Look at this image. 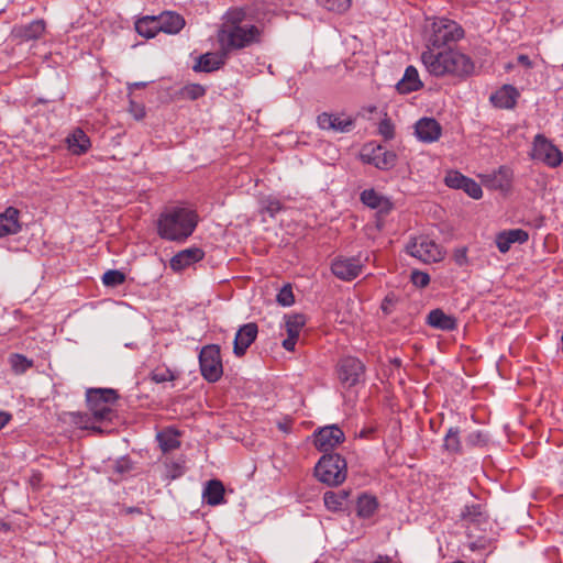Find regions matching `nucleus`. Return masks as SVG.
Here are the masks:
<instances>
[{
    "instance_id": "nucleus-1",
    "label": "nucleus",
    "mask_w": 563,
    "mask_h": 563,
    "mask_svg": "<svg viewBox=\"0 0 563 563\" xmlns=\"http://www.w3.org/2000/svg\"><path fill=\"white\" fill-rule=\"evenodd\" d=\"M246 18L245 8H230L223 14L217 32V41L223 56L262 42L263 31L255 24L246 23Z\"/></svg>"
},
{
    "instance_id": "nucleus-2",
    "label": "nucleus",
    "mask_w": 563,
    "mask_h": 563,
    "mask_svg": "<svg viewBox=\"0 0 563 563\" xmlns=\"http://www.w3.org/2000/svg\"><path fill=\"white\" fill-rule=\"evenodd\" d=\"M421 62L434 77H465L474 71L471 57L457 48H428L421 53Z\"/></svg>"
},
{
    "instance_id": "nucleus-3",
    "label": "nucleus",
    "mask_w": 563,
    "mask_h": 563,
    "mask_svg": "<svg viewBox=\"0 0 563 563\" xmlns=\"http://www.w3.org/2000/svg\"><path fill=\"white\" fill-rule=\"evenodd\" d=\"M198 223L199 216L194 208L172 206L161 212L157 233L163 240L181 243L192 235Z\"/></svg>"
},
{
    "instance_id": "nucleus-4",
    "label": "nucleus",
    "mask_w": 563,
    "mask_h": 563,
    "mask_svg": "<svg viewBox=\"0 0 563 563\" xmlns=\"http://www.w3.org/2000/svg\"><path fill=\"white\" fill-rule=\"evenodd\" d=\"M464 37L463 27L453 20L446 18H427L422 29L424 49L442 48L451 43H456Z\"/></svg>"
},
{
    "instance_id": "nucleus-5",
    "label": "nucleus",
    "mask_w": 563,
    "mask_h": 563,
    "mask_svg": "<svg viewBox=\"0 0 563 563\" xmlns=\"http://www.w3.org/2000/svg\"><path fill=\"white\" fill-rule=\"evenodd\" d=\"M119 399L117 390L112 388H89L86 391V401L92 418L85 417L82 428L95 432H102V429L95 422L110 421L113 416L112 406Z\"/></svg>"
},
{
    "instance_id": "nucleus-6",
    "label": "nucleus",
    "mask_w": 563,
    "mask_h": 563,
    "mask_svg": "<svg viewBox=\"0 0 563 563\" xmlns=\"http://www.w3.org/2000/svg\"><path fill=\"white\" fill-rule=\"evenodd\" d=\"M317 478L328 486H338L346 478V461L340 454H323L314 467Z\"/></svg>"
},
{
    "instance_id": "nucleus-7",
    "label": "nucleus",
    "mask_w": 563,
    "mask_h": 563,
    "mask_svg": "<svg viewBox=\"0 0 563 563\" xmlns=\"http://www.w3.org/2000/svg\"><path fill=\"white\" fill-rule=\"evenodd\" d=\"M199 368L201 376L208 383H217L223 375L221 350L218 344H208L199 352Z\"/></svg>"
},
{
    "instance_id": "nucleus-8",
    "label": "nucleus",
    "mask_w": 563,
    "mask_h": 563,
    "mask_svg": "<svg viewBox=\"0 0 563 563\" xmlns=\"http://www.w3.org/2000/svg\"><path fill=\"white\" fill-rule=\"evenodd\" d=\"M406 252L423 263H435L443 258L440 245L426 235L413 236L405 246Z\"/></svg>"
},
{
    "instance_id": "nucleus-9",
    "label": "nucleus",
    "mask_w": 563,
    "mask_h": 563,
    "mask_svg": "<svg viewBox=\"0 0 563 563\" xmlns=\"http://www.w3.org/2000/svg\"><path fill=\"white\" fill-rule=\"evenodd\" d=\"M531 157L549 167H558L563 161L561 151L541 134L534 137Z\"/></svg>"
},
{
    "instance_id": "nucleus-10",
    "label": "nucleus",
    "mask_w": 563,
    "mask_h": 563,
    "mask_svg": "<svg viewBox=\"0 0 563 563\" xmlns=\"http://www.w3.org/2000/svg\"><path fill=\"white\" fill-rule=\"evenodd\" d=\"M344 432L335 424L318 429L313 433V443L318 451L330 454L335 446L344 441Z\"/></svg>"
},
{
    "instance_id": "nucleus-11",
    "label": "nucleus",
    "mask_w": 563,
    "mask_h": 563,
    "mask_svg": "<svg viewBox=\"0 0 563 563\" xmlns=\"http://www.w3.org/2000/svg\"><path fill=\"white\" fill-rule=\"evenodd\" d=\"M338 374L342 384L352 387L363 377L364 365L358 358L347 356L339 362Z\"/></svg>"
},
{
    "instance_id": "nucleus-12",
    "label": "nucleus",
    "mask_w": 563,
    "mask_h": 563,
    "mask_svg": "<svg viewBox=\"0 0 563 563\" xmlns=\"http://www.w3.org/2000/svg\"><path fill=\"white\" fill-rule=\"evenodd\" d=\"M362 267L358 257H336L332 261L331 272L339 279L350 282L362 273Z\"/></svg>"
},
{
    "instance_id": "nucleus-13",
    "label": "nucleus",
    "mask_w": 563,
    "mask_h": 563,
    "mask_svg": "<svg viewBox=\"0 0 563 563\" xmlns=\"http://www.w3.org/2000/svg\"><path fill=\"white\" fill-rule=\"evenodd\" d=\"M317 122L320 129L332 130L338 133H346L354 128V120L344 114L323 112L318 115Z\"/></svg>"
},
{
    "instance_id": "nucleus-14",
    "label": "nucleus",
    "mask_w": 563,
    "mask_h": 563,
    "mask_svg": "<svg viewBox=\"0 0 563 563\" xmlns=\"http://www.w3.org/2000/svg\"><path fill=\"white\" fill-rule=\"evenodd\" d=\"M360 158L365 164L385 169L387 165V150L376 142H368L362 146Z\"/></svg>"
},
{
    "instance_id": "nucleus-15",
    "label": "nucleus",
    "mask_w": 563,
    "mask_h": 563,
    "mask_svg": "<svg viewBox=\"0 0 563 563\" xmlns=\"http://www.w3.org/2000/svg\"><path fill=\"white\" fill-rule=\"evenodd\" d=\"M258 328L254 322L242 325L234 338L233 353L235 356L241 357L246 353V350L255 341L257 336Z\"/></svg>"
},
{
    "instance_id": "nucleus-16",
    "label": "nucleus",
    "mask_w": 563,
    "mask_h": 563,
    "mask_svg": "<svg viewBox=\"0 0 563 563\" xmlns=\"http://www.w3.org/2000/svg\"><path fill=\"white\" fill-rule=\"evenodd\" d=\"M415 134L420 142L433 143L440 139L442 128L433 118H421L415 124Z\"/></svg>"
},
{
    "instance_id": "nucleus-17",
    "label": "nucleus",
    "mask_w": 563,
    "mask_h": 563,
    "mask_svg": "<svg viewBox=\"0 0 563 563\" xmlns=\"http://www.w3.org/2000/svg\"><path fill=\"white\" fill-rule=\"evenodd\" d=\"M205 257L202 249L192 246L176 253L169 261V266L174 272H180L190 265L200 262Z\"/></svg>"
},
{
    "instance_id": "nucleus-18",
    "label": "nucleus",
    "mask_w": 563,
    "mask_h": 563,
    "mask_svg": "<svg viewBox=\"0 0 563 563\" xmlns=\"http://www.w3.org/2000/svg\"><path fill=\"white\" fill-rule=\"evenodd\" d=\"M46 24L42 19L34 20L27 24L14 26L12 34L21 41L38 40L45 32Z\"/></svg>"
},
{
    "instance_id": "nucleus-19",
    "label": "nucleus",
    "mask_w": 563,
    "mask_h": 563,
    "mask_svg": "<svg viewBox=\"0 0 563 563\" xmlns=\"http://www.w3.org/2000/svg\"><path fill=\"white\" fill-rule=\"evenodd\" d=\"M20 211L14 207H9L0 214V238L16 234L21 231L19 221Z\"/></svg>"
},
{
    "instance_id": "nucleus-20",
    "label": "nucleus",
    "mask_w": 563,
    "mask_h": 563,
    "mask_svg": "<svg viewBox=\"0 0 563 563\" xmlns=\"http://www.w3.org/2000/svg\"><path fill=\"white\" fill-rule=\"evenodd\" d=\"M528 239L529 234L527 231L522 229H512L497 234L496 244L501 253H506L514 243L522 244L528 241Z\"/></svg>"
},
{
    "instance_id": "nucleus-21",
    "label": "nucleus",
    "mask_w": 563,
    "mask_h": 563,
    "mask_svg": "<svg viewBox=\"0 0 563 563\" xmlns=\"http://www.w3.org/2000/svg\"><path fill=\"white\" fill-rule=\"evenodd\" d=\"M157 22L159 32L167 34H177L185 26V19L180 14L172 11H166L157 15Z\"/></svg>"
},
{
    "instance_id": "nucleus-22",
    "label": "nucleus",
    "mask_w": 563,
    "mask_h": 563,
    "mask_svg": "<svg viewBox=\"0 0 563 563\" xmlns=\"http://www.w3.org/2000/svg\"><path fill=\"white\" fill-rule=\"evenodd\" d=\"M518 96L519 93L515 87L505 85L490 96V101L497 108L511 109L515 107Z\"/></svg>"
},
{
    "instance_id": "nucleus-23",
    "label": "nucleus",
    "mask_w": 563,
    "mask_h": 563,
    "mask_svg": "<svg viewBox=\"0 0 563 563\" xmlns=\"http://www.w3.org/2000/svg\"><path fill=\"white\" fill-rule=\"evenodd\" d=\"M422 87L419 73L416 67L408 66L405 70L402 78L397 82L396 89L400 93H409Z\"/></svg>"
},
{
    "instance_id": "nucleus-24",
    "label": "nucleus",
    "mask_w": 563,
    "mask_h": 563,
    "mask_svg": "<svg viewBox=\"0 0 563 563\" xmlns=\"http://www.w3.org/2000/svg\"><path fill=\"white\" fill-rule=\"evenodd\" d=\"M203 500L209 506H218L224 501V486L219 479L207 482L202 493Z\"/></svg>"
},
{
    "instance_id": "nucleus-25",
    "label": "nucleus",
    "mask_w": 563,
    "mask_h": 563,
    "mask_svg": "<svg viewBox=\"0 0 563 563\" xmlns=\"http://www.w3.org/2000/svg\"><path fill=\"white\" fill-rule=\"evenodd\" d=\"M68 150L74 155H82L88 152L91 146L90 140L81 129H76L66 139Z\"/></svg>"
},
{
    "instance_id": "nucleus-26",
    "label": "nucleus",
    "mask_w": 563,
    "mask_h": 563,
    "mask_svg": "<svg viewBox=\"0 0 563 563\" xmlns=\"http://www.w3.org/2000/svg\"><path fill=\"white\" fill-rule=\"evenodd\" d=\"M427 321L429 325L445 331L454 330L457 325L454 317L444 313L440 309L430 311Z\"/></svg>"
},
{
    "instance_id": "nucleus-27",
    "label": "nucleus",
    "mask_w": 563,
    "mask_h": 563,
    "mask_svg": "<svg viewBox=\"0 0 563 563\" xmlns=\"http://www.w3.org/2000/svg\"><path fill=\"white\" fill-rule=\"evenodd\" d=\"M223 55L207 53L201 55L196 65L194 66L195 71L211 73L218 70L224 64Z\"/></svg>"
},
{
    "instance_id": "nucleus-28",
    "label": "nucleus",
    "mask_w": 563,
    "mask_h": 563,
    "mask_svg": "<svg viewBox=\"0 0 563 563\" xmlns=\"http://www.w3.org/2000/svg\"><path fill=\"white\" fill-rule=\"evenodd\" d=\"M180 433L174 428H166L156 435L159 448L163 452H169L180 446Z\"/></svg>"
},
{
    "instance_id": "nucleus-29",
    "label": "nucleus",
    "mask_w": 563,
    "mask_h": 563,
    "mask_svg": "<svg viewBox=\"0 0 563 563\" xmlns=\"http://www.w3.org/2000/svg\"><path fill=\"white\" fill-rule=\"evenodd\" d=\"M157 23V16H143L135 22V31L145 38H152L159 32Z\"/></svg>"
},
{
    "instance_id": "nucleus-30",
    "label": "nucleus",
    "mask_w": 563,
    "mask_h": 563,
    "mask_svg": "<svg viewBox=\"0 0 563 563\" xmlns=\"http://www.w3.org/2000/svg\"><path fill=\"white\" fill-rule=\"evenodd\" d=\"M378 508L376 497L363 494L357 499V516L363 519L371 518Z\"/></svg>"
},
{
    "instance_id": "nucleus-31",
    "label": "nucleus",
    "mask_w": 563,
    "mask_h": 563,
    "mask_svg": "<svg viewBox=\"0 0 563 563\" xmlns=\"http://www.w3.org/2000/svg\"><path fill=\"white\" fill-rule=\"evenodd\" d=\"M349 497V492H327L323 496V503L328 510L338 511L341 509L343 501Z\"/></svg>"
},
{
    "instance_id": "nucleus-32",
    "label": "nucleus",
    "mask_w": 563,
    "mask_h": 563,
    "mask_svg": "<svg viewBox=\"0 0 563 563\" xmlns=\"http://www.w3.org/2000/svg\"><path fill=\"white\" fill-rule=\"evenodd\" d=\"M307 322V318L301 313H294L286 317V331L287 334H292L299 336L301 329L305 327Z\"/></svg>"
},
{
    "instance_id": "nucleus-33",
    "label": "nucleus",
    "mask_w": 563,
    "mask_h": 563,
    "mask_svg": "<svg viewBox=\"0 0 563 563\" xmlns=\"http://www.w3.org/2000/svg\"><path fill=\"white\" fill-rule=\"evenodd\" d=\"M12 371L20 375L33 366V361L22 354H12L9 358Z\"/></svg>"
},
{
    "instance_id": "nucleus-34",
    "label": "nucleus",
    "mask_w": 563,
    "mask_h": 563,
    "mask_svg": "<svg viewBox=\"0 0 563 563\" xmlns=\"http://www.w3.org/2000/svg\"><path fill=\"white\" fill-rule=\"evenodd\" d=\"M206 95V88L200 84H188L180 89L184 99L197 100Z\"/></svg>"
},
{
    "instance_id": "nucleus-35",
    "label": "nucleus",
    "mask_w": 563,
    "mask_h": 563,
    "mask_svg": "<svg viewBox=\"0 0 563 563\" xmlns=\"http://www.w3.org/2000/svg\"><path fill=\"white\" fill-rule=\"evenodd\" d=\"M125 274L118 269H109L102 275V283L107 287H118L125 282Z\"/></svg>"
},
{
    "instance_id": "nucleus-36",
    "label": "nucleus",
    "mask_w": 563,
    "mask_h": 563,
    "mask_svg": "<svg viewBox=\"0 0 563 563\" xmlns=\"http://www.w3.org/2000/svg\"><path fill=\"white\" fill-rule=\"evenodd\" d=\"M383 200L384 197L378 195L374 189H365L361 192V201L372 209L379 208Z\"/></svg>"
},
{
    "instance_id": "nucleus-37",
    "label": "nucleus",
    "mask_w": 563,
    "mask_h": 563,
    "mask_svg": "<svg viewBox=\"0 0 563 563\" xmlns=\"http://www.w3.org/2000/svg\"><path fill=\"white\" fill-rule=\"evenodd\" d=\"M282 202L275 197L268 196L261 201V211L268 213L272 218L282 211Z\"/></svg>"
},
{
    "instance_id": "nucleus-38",
    "label": "nucleus",
    "mask_w": 563,
    "mask_h": 563,
    "mask_svg": "<svg viewBox=\"0 0 563 563\" xmlns=\"http://www.w3.org/2000/svg\"><path fill=\"white\" fill-rule=\"evenodd\" d=\"M444 448L446 451L456 453L461 449L459 430L455 428H450L444 438Z\"/></svg>"
},
{
    "instance_id": "nucleus-39",
    "label": "nucleus",
    "mask_w": 563,
    "mask_h": 563,
    "mask_svg": "<svg viewBox=\"0 0 563 563\" xmlns=\"http://www.w3.org/2000/svg\"><path fill=\"white\" fill-rule=\"evenodd\" d=\"M328 11L342 13L350 8V0H317Z\"/></svg>"
},
{
    "instance_id": "nucleus-40",
    "label": "nucleus",
    "mask_w": 563,
    "mask_h": 563,
    "mask_svg": "<svg viewBox=\"0 0 563 563\" xmlns=\"http://www.w3.org/2000/svg\"><path fill=\"white\" fill-rule=\"evenodd\" d=\"M276 301L283 307H289L295 302V297L290 285H285L280 288L276 296Z\"/></svg>"
},
{
    "instance_id": "nucleus-41",
    "label": "nucleus",
    "mask_w": 563,
    "mask_h": 563,
    "mask_svg": "<svg viewBox=\"0 0 563 563\" xmlns=\"http://www.w3.org/2000/svg\"><path fill=\"white\" fill-rule=\"evenodd\" d=\"M150 377L157 384L172 382L175 379V375L169 368H155L152 371Z\"/></svg>"
},
{
    "instance_id": "nucleus-42",
    "label": "nucleus",
    "mask_w": 563,
    "mask_h": 563,
    "mask_svg": "<svg viewBox=\"0 0 563 563\" xmlns=\"http://www.w3.org/2000/svg\"><path fill=\"white\" fill-rule=\"evenodd\" d=\"M466 179H467V177H465L464 175H462L459 172L453 170V172H449L445 175L444 183L446 184V186H449L451 188L462 189L463 184L465 183Z\"/></svg>"
},
{
    "instance_id": "nucleus-43",
    "label": "nucleus",
    "mask_w": 563,
    "mask_h": 563,
    "mask_svg": "<svg viewBox=\"0 0 563 563\" xmlns=\"http://www.w3.org/2000/svg\"><path fill=\"white\" fill-rule=\"evenodd\" d=\"M462 189L473 199H479L483 196V190L479 184L468 177L463 184Z\"/></svg>"
},
{
    "instance_id": "nucleus-44",
    "label": "nucleus",
    "mask_w": 563,
    "mask_h": 563,
    "mask_svg": "<svg viewBox=\"0 0 563 563\" xmlns=\"http://www.w3.org/2000/svg\"><path fill=\"white\" fill-rule=\"evenodd\" d=\"M411 283L418 288H424L430 283V276L428 273L415 269L410 274Z\"/></svg>"
},
{
    "instance_id": "nucleus-45",
    "label": "nucleus",
    "mask_w": 563,
    "mask_h": 563,
    "mask_svg": "<svg viewBox=\"0 0 563 563\" xmlns=\"http://www.w3.org/2000/svg\"><path fill=\"white\" fill-rule=\"evenodd\" d=\"M132 470V462L129 457H121L117 460L113 464V471L117 474H125Z\"/></svg>"
},
{
    "instance_id": "nucleus-46",
    "label": "nucleus",
    "mask_w": 563,
    "mask_h": 563,
    "mask_svg": "<svg viewBox=\"0 0 563 563\" xmlns=\"http://www.w3.org/2000/svg\"><path fill=\"white\" fill-rule=\"evenodd\" d=\"M130 113L136 119L141 120L145 117V108L134 101H130Z\"/></svg>"
},
{
    "instance_id": "nucleus-47",
    "label": "nucleus",
    "mask_w": 563,
    "mask_h": 563,
    "mask_svg": "<svg viewBox=\"0 0 563 563\" xmlns=\"http://www.w3.org/2000/svg\"><path fill=\"white\" fill-rule=\"evenodd\" d=\"M297 335L288 334V336L283 341L282 345L286 351L292 352L295 351L296 343L298 341Z\"/></svg>"
},
{
    "instance_id": "nucleus-48",
    "label": "nucleus",
    "mask_w": 563,
    "mask_h": 563,
    "mask_svg": "<svg viewBox=\"0 0 563 563\" xmlns=\"http://www.w3.org/2000/svg\"><path fill=\"white\" fill-rule=\"evenodd\" d=\"M11 418L12 416L9 412L0 411V430L9 423Z\"/></svg>"
},
{
    "instance_id": "nucleus-49",
    "label": "nucleus",
    "mask_w": 563,
    "mask_h": 563,
    "mask_svg": "<svg viewBox=\"0 0 563 563\" xmlns=\"http://www.w3.org/2000/svg\"><path fill=\"white\" fill-rule=\"evenodd\" d=\"M379 133L387 139V118H384L379 122Z\"/></svg>"
},
{
    "instance_id": "nucleus-50",
    "label": "nucleus",
    "mask_w": 563,
    "mask_h": 563,
    "mask_svg": "<svg viewBox=\"0 0 563 563\" xmlns=\"http://www.w3.org/2000/svg\"><path fill=\"white\" fill-rule=\"evenodd\" d=\"M147 86V82L145 81H136L128 85V89L132 91L133 89H141L145 88Z\"/></svg>"
},
{
    "instance_id": "nucleus-51",
    "label": "nucleus",
    "mask_w": 563,
    "mask_h": 563,
    "mask_svg": "<svg viewBox=\"0 0 563 563\" xmlns=\"http://www.w3.org/2000/svg\"><path fill=\"white\" fill-rule=\"evenodd\" d=\"M386 212L384 209L379 210L377 213V228L382 229L384 227V217Z\"/></svg>"
},
{
    "instance_id": "nucleus-52",
    "label": "nucleus",
    "mask_w": 563,
    "mask_h": 563,
    "mask_svg": "<svg viewBox=\"0 0 563 563\" xmlns=\"http://www.w3.org/2000/svg\"><path fill=\"white\" fill-rule=\"evenodd\" d=\"M518 62L527 67H530L531 66V62L529 59V57L527 55H520L518 57Z\"/></svg>"
},
{
    "instance_id": "nucleus-53",
    "label": "nucleus",
    "mask_w": 563,
    "mask_h": 563,
    "mask_svg": "<svg viewBox=\"0 0 563 563\" xmlns=\"http://www.w3.org/2000/svg\"><path fill=\"white\" fill-rule=\"evenodd\" d=\"M481 441H482V440H481V433H476V434H471V435H470V442H471L472 444H476V443H478V442H481Z\"/></svg>"
},
{
    "instance_id": "nucleus-54",
    "label": "nucleus",
    "mask_w": 563,
    "mask_h": 563,
    "mask_svg": "<svg viewBox=\"0 0 563 563\" xmlns=\"http://www.w3.org/2000/svg\"><path fill=\"white\" fill-rule=\"evenodd\" d=\"M180 467L178 465H174V472L172 474V478H176L177 476L181 475Z\"/></svg>"
},
{
    "instance_id": "nucleus-55",
    "label": "nucleus",
    "mask_w": 563,
    "mask_h": 563,
    "mask_svg": "<svg viewBox=\"0 0 563 563\" xmlns=\"http://www.w3.org/2000/svg\"><path fill=\"white\" fill-rule=\"evenodd\" d=\"M380 309L383 312H385V313L387 312V296L382 299Z\"/></svg>"
},
{
    "instance_id": "nucleus-56",
    "label": "nucleus",
    "mask_w": 563,
    "mask_h": 563,
    "mask_svg": "<svg viewBox=\"0 0 563 563\" xmlns=\"http://www.w3.org/2000/svg\"><path fill=\"white\" fill-rule=\"evenodd\" d=\"M278 428L284 431V432H289L290 431V427L288 426V423H282L279 422L278 423Z\"/></svg>"
},
{
    "instance_id": "nucleus-57",
    "label": "nucleus",
    "mask_w": 563,
    "mask_h": 563,
    "mask_svg": "<svg viewBox=\"0 0 563 563\" xmlns=\"http://www.w3.org/2000/svg\"><path fill=\"white\" fill-rule=\"evenodd\" d=\"M465 260H466V255H465V252L463 251L461 253V255H459V257H457V263L463 264Z\"/></svg>"
},
{
    "instance_id": "nucleus-58",
    "label": "nucleus",
    "mask_w": 563,
    "mask_h": 563,
    "mask_svg": "<svg viewBox=\"0 0 563 563\" xmlns=\"http://www.w3.org/2000/svg\"><path fill=\"white\" fill-rule=\"evenodd\" d=\"M390 363L397 366L398 368L400 367L401 364L399 358H394Z\"/></svg>"
},
{
    "instance_id": "nucleus-59",
    "label": "nucleus",
    "mask_w": 563,
    "mask_h": 563,
    "mask_svg": "<svg viewBox=\"0 0 563 563\" xmlns=\"http://www.w3.org/2000/svg\"><path fill=\"white\" fill-rule=\"evenodd\" d=\"M454 563H464V562L457 561V562H454Z\"/></svg>"
}]
</instances>
